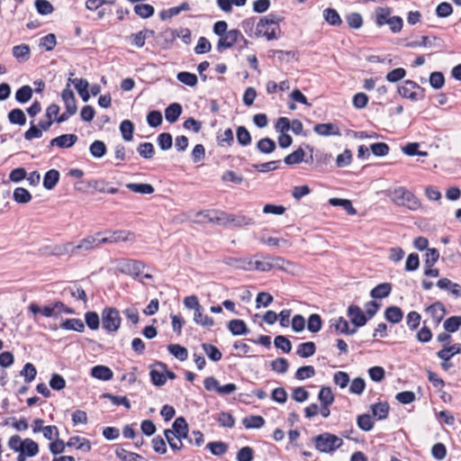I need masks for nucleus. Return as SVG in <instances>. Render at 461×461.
Listing matches in <instances>:
<instances>
[{
  "label": "nucleus",
  "mask_w": 461,
  "mask_h": 461,
  "mask_svg": "<svg viewBox=\"0 0 461 461\" xmlns=\"http://www.w3.org/2000/svg\"><path fill=\"white\" fill-rule=\"evenodd\" d=\"M284 17L276 14H269L262 17L257 23L254 37H266L267 41L276 40L278 35L276 32H280L279 23Z\"/></svg>",
  "instance_id": "1"
},
{
  "label": "nucleus",
  "mask_w": 461,
  "mask_h": 461,
  "mask_svg": "<svg viewBox=\"0 0 461 461\" xmlns=\"http://www.w3.org/2000/svg\"><path fill=\"white\" fill-rule=\"evenodd\" d=\"M101 232H97L93 236H87L80 240L79 244L74 245L72 242H68L62 246L55 248V253L58 255L67 254H79L81 251L87 252L91 251L101 245L100 236Z\"/></svg>",
  "instance_id": "2"
},
{
  "label": "nucleus",
  "mask_w": 461,
  "mask_h": 461,
  "mask_svg": "<svg viewBox=\"0 0 461 461\" xmlns=\"http://www.w3.org/2000/svg\"><path fill=\"white\" fill-rule=\"evenodd\" d=\"M315 448L321 453H333L343 445V439L339 437L324 432L312 438Z\"/></svg>",
  "instance_id": "3"
},
{
  "label": "nucleus",
  "mask_w": 461,
  "mask_h": 461,
  "mask_svg": "<svg viewBox=\"0 0 461 461\" xmlns=\"http://www.w3.org/2000/svg\"><path fill=\"white\" fill-rule=\"evenodd\" d=\"M259 258L257 260L251 259V270H258L260 272H267L272 269L285 270L286 265H290L288 261L281 257L273 256H256Z\"/></svg>",
  "instance_id": "4"
},
{
  "label": "nucleus",
  "mask_w": 461,
  "mask_h": 461,
  "mask_svg": "<svg viewBox=\"0 0 461 461\" xmlns=\"http://www.w3.org/2000/svg\"><path fill=\"white\" fill-rule=\"evenodd\" d=\"M390 197L395 204L405 206L412 211L417 210L420 206L419 199L404 187L395 188L391 192Z\"/></svg>",
  "instance_id": "5"
},
{
  "label": "nucleus",
  "mask_w": 461,
  "mask_h": 461,
  "mask_svg": "<svg viewBox=\"0 0 461 461\" xmlns=\"http://www.w3.org/2000/svg\"><path fill=\"white\" fill-rule=\"evenodd\" d=\"M121 316L117 309L109 307L102 312V325L107 332H116L121 326Z\"/></svg>",
  "instance_id": "6"
},
{
  "label": "nucleus",
  "mask_w": 461,
  "mask_h": 461,
  "mask_svg": "<svg viewBox=\"0 0 461 461\" xmlns=\"http://www.w3.org/2000/svg\"><path fill=\"white\" fill-rule=\"evenodd\" d=\"M145 268V264L142 261L135 259H124L119 265V271L124 275L132 276L137 279L142 270Z\"/></svg>",
  "instance_id": "7"
},
{
  "label": "nucleus",
  "mask_w": 461,
  "mask_h": 461,
  "mask_svg": "<svg viewBox=\"0 0 461 461\" xmlns=\"http://www.w3.org/2000/svg\"><path fill=\"white\" fill-rule=\"evenodd\" d=\"M8 446L15 452H19L18 461H26L27 456H29V438L22 440L20 436L14 435L10 438Z\"/></svg>",
  "instance_id": "8"
},
{
  "label": "nucleus",
  "mask_w": 461,
  "mask_h": 461,
  "mask_svg": "<svg viewBox=\"0 0 461 461\" xmlns=\"http://www.w3.org/2000/svg\"><path fill=\"white\" fill-rule=\"evenodd\" d=\"M105 237H100L101 245L105 243H117L120 241L135 240L134 233L130 230L107 231L105 232Z\"/></svg>",
  "instance_id": "9"
},
{
  "label": "nucleus",
  "mask_w": 461,
  "mask_h": 461,
  "mask_svg": "<svg viewBox=\"0 0 461 461\" xmlns=\"http://www.w3.org/2000/svg\"><path fill=\"white\" fill-rule=\"evenodd\" d=\"M242 38L241 32L237 29L230 30L221 35L217 43V50L222 52L224 50L231 48L236 42Z\"/></svg>",
  "instance_id": "10"
},
{
  "label": "nucleus",
  "mask_w": 461,
  "mask_h": 461,
  "mask_svg": "<svg viewBox=\"0 0 461 461\" xmlns=\"http://www.w3.org/2000/svg\"><path fill=\"white\" fill-rule=\"evenodd\" d=\"M415 89L420 90L423 92V89L415 82L411 80H406L402 86L398 87V93L404 98L411 99L412 101H417L418 99L422 98L424 95L420 96L415 91Z\"/></svg>",
  "instance_id": "11"
},
{
  "label": "nucleus",
  "mask_w": 461,
  "mask_h": 461,
  "mask_svg": "<svg viewBox=\"0 0 461 461\" xmlns=\"http://www.w3.org/2000/svg\"><path fill=\"white\" fill-rule=\"evenodd\" d=\"M348 316L355 328L363 327L368 321V318L361 308L357 305L351 304L348 308Z\"/></svg>",
  "instance_id": "12"
},
{
  "label": "nucleus",
  "mask_w": 461,
  "mask_h": 461,
  "mask_svg": "<svg viewBox=\"0 0 461 461\" xmlns=\"http://www.w3.org/2000/svg\"><path fill=\"white\" fill-rule=\"evenodd\" d=\"M167 371V365L162 362H156L154 367L150 370L149 375L151 382L154 385L162 386L167 382V376L165 375Z\"/></svg>",
  "instance_id": "13"
},
{
  "label": "nucleus",
  "mask_w": 461,
  "mask_h": 461,
  "mask_svg": "<svg viewBox=\"0 0 461 461\" xmlns=\"http://www.w3.org/2000/svg\"><path fill=\"white\" fill-rule=\"evenodd\" d=\"M426 313L430 316L431 322L435 326H438L446 315V309L443 303L436 302L426 308Z\"/></svg>",
  "instance_id": "14"
},
{
  "label": "nucleus",
  "mask_w": 461,
  "mask_h": 461,
  "mask_svg": "<svg viewBox=\"0 0 461 461\" xmlns=\"http://www.w3.org/2000/svg\"><path fill=\"white\" fill-rule=\"evenodd\" d=\"M222 261L226 266L235 269L251 271V258L228 257Z\"/></svg>",
  "instance_id": "15"
},
{
  "label": "nucleus",
  "mask_w": 461,
  "mask_h": 461,
  "mask_svg": "<svg viewBox=\"0 0 461 461\" xmlns=\"http://www.w3.org/2000/svg\"><path fill=\"white\" fill-rule=\"evenodd\" d=\"M77 139L76 134H62L52 139L50 142V147L57 146L60 149L70 148L77 141Z\"/></svg>",
  "instance_id": "16"
},
{
  "label": "nucleus",
  "mask_w": 461,
  "mask_h": 461,
  "mask_svg": "<svg viewBox=\"0 0 461 461\" xmlns=\"http://www.w3.org/2000/svg\"><path fill=\"white\" fill-rule=\"evenodd\" d=\"M171 430L175 432V437L181 441L183 438H188V424L183 417H178L175 420Z\"/></svg>",
  "instance_id": "17"
},
{
  "label": "nucleus",
  "mask_w": 461,
  "mask_h": 461,
  "mask_svg": "<svg viewBox=\"0 0 461 461\" xmlns=\"http://www.w3.org/2000/svg\"><path fill=\"white\" fill-rule=\"evenodd\" d=\"M62 100L65 104L66 110L70 113H76L77 110V101L73 91L70 89V85L68 83L67 87L62 91Z\"/></svg>",
  "instance_id": "18"
},
{
  "label": "nucleus",
  "mask_w": 461,
  "mask_h": 461,
  "mask_svg": "<svg viewBox=\"0 0 461 461\" xmlns=\"http://www.w3.org/2000/svg\"><path fill=\"white\" fill-rule=\"evenodd\" d=\"M313 131L315 133L321 136H339V128L331 122L329 123H318L314 126Z\"/></svg>",
  "instance_id": "19"
},
{
  "label": "nucleus",
  "mask_w": 461,
  "mask_h": 461,
  "mask_svg": "<svg viewBox=\"0 0 461 461\" xmlns=\"http://www.w3.org/2000/svg\"><path fill=\"white\" fill-rule=\"evenodd\" d=\"M228 330L234 336L247 335L249 330L246 322L240 319H234L228 322Z\"/></svg>",
  "instance_id": "20"
},
{
  "label": "nucleus",
  "mask_w": 461,
  "mask_h": 461,
  "mask_svg": "<svg viewBox=\"0 0 461 461\" xmlns=\"http://www.w3.org/2000/svg\"><path fill=\"white\" fill-rule=\"evenodd\" d=\"M253 218L242 214H230L228 213V226L231 225L236 228H241L254 224Z\"/></svg>",
  "instance_id": "21"
},
{
  "label": "nucleus",
  "mask_w": 461,
  "mask_h": 461,
  "mask_svg": "<svg viewBox=\"0 0 461 461\" xmlns=\"http://www.w3.org/2000/svg\"><path fill=\"white\" fill-rule=\"evenodd\" d=\"M461 353V344L456 343L451 346L444 345L443 348L437 352V357L441 360H450L456 354Z\"/></svg>",
  "instance_id": "22"
},
{
  "label": "nucleus",
  "mask_w": 461,
  "mask_h": 461,
  "mask_svg": "<svg viewBox=\"0 0 461 461\" xmlns=\"http://www.w3.org/2000/svg\"><path fill=\"white\" fill-rule=\"evenodd\" d=\"M330 321L331 327H334L337 332L347 335H353L357 332L356 328L349 329L348 322L343 317L332 319Z\"/></svg>",
  "instance_id": "23"
},
{
  "label": "nucleus",
  "mask_w": 461,
  "mask_h": 461,
  "mask_svg": "<svg viewBox=\"0 0 461 461\" xmlns=\"http://www.w3.org/2000/svg\"><path fill=\"white\" fill-rule=\"evenodd\" d=\"M67 447H75L77 449L87 453L91 450V442L85 438L78 436L71 437L67 442Z\"/></svg>",
  "instance_id": "24"
},
{
  "label": "nucleus",
  "mask_w": 461,
  "mask_h": 461,
  "mask_svg": "<svg viewBox=\"0 0 461 461\" xmlns=\"http://www.w3.org/2000/svg\"><path fill=\"white\" fill-rule=\"evenodd\" d=\"M182 106L178 103L169 104L165 110L166 120L170 122H176L182 113Z\"/></svg>",
  "instance_id": "25"
},
{
  "label": "nucleus",
  "mask_w": 461,
  "mask_h": 461,
  "mask_svg": "<svg viewBox=\"0 0 461 461\" xmlns=\"http://www.w3.org/2000/svg\"><path fill=\"white\" fill-rule=\"evenodd\" d=\"M115 455L121 461H145L142 456L128 451L121 447H116Z\"/></svg>",
  "instance_id": "26"
},
{
  "label": "nucleus",
  "mask_w": 461,
  "mask_h": 461,
  "mask_svg": "<svg viewBox=\"0 0 461 461\" xmlns=\"http://www.w3.org/2000/svg\"><path fill=\"white\" fill-rule=\"evenodd\" d=\"M91 375L99 380L109 381L113 378V373L109 367L100 365L91 369Z\"/></svg>",
  "instance_id": "27"
},
{
  "label": "nucleus",
  "mask_w": 461,
  "mask_h": 461,
  "mask_svg": "<svg viewBox=\"0 0 461 461\" xmlns=\"http://www.w3.org/2000/svg\"><path fill=\"white\" fill-rule=\"evenodd\" d=\"M392 291L390 283H382L372 289L370 295L375 299H383L387 297Z\"/></svg>",
  "instance_id": "28"
},
{
  "label": "nucleus",
  "mask_w": 461,
  "mask_h": 461,
  "mask_svg": "<svg viewBox=\"0 0 461 461\" xmlns=\"http://www.w3.org/2000/svg\"><path fill=\"white\" fill-rule=\"evenodd\" d=\"M153 33L154 32L151 30H142L137 33H132L130 37L131 44L141 48L144 46L146 39L152 36Z\"/></svg>",
  "instance_id": "29"
},
{
  "label": "nucleus",
  "mask_w": 461,
  "mask_h": 461,
  "mask_svg": "<svg viewBox=\"0 0 461 461\" xmlns=\"http://www.w3.org/2000/svg\"><path fill=\"white\" fill-rule=\"evenodd\" d=\"M403 317V312L397 306H390L385 310L384 318L392 323H399Z\"/></svg>",
  "instance_id": "30"
},
{
  "label": "nucleus",
  "mask_w": 461,
  "mask_h": 461,
  "mask_svg": "<svg viewBox=\"0 0 461 461\" xmlns=\"http://www.w3.org/2000/svg\"><path fill=\"white\" fill-rule=\"evenodd\" d=\"M389 404L386 402H378L371 406L372 414L378 420L386 419L389 413Z\"/></svg>",
  "instance_id": "31"
},
{
  "label": "nucleus",
  "mask_w": 461,
  "mask_h": 461,
  "mask_svg": "<svg viewBox=\"0 0 461 461\" xmlns=\"http://www.w3.org/2000/svg\"><path fill=\"white\" fill-rule=\"evenodd\" d=\"M60 328L67 330L83 332L85 330V323L79 319H67L60 324Z\"/></svg>",
  "instance_id": "32"
},
{
  "label": "nucleus",
  "mask_w": 461,
  "mask_h": 461,
  "mask_svg": "<svg viewBox=\"0 0 461 461\" xmlns=\"http://www.w3.org/2000/svg\"><path fill=\"white\" fill-rule=\"evenodd\" d=\"M126 187L131 192L142 194H151L154 193L155 189L150 184L141 183H129L126 184Z\"/></svg>",
  "instance_id": "33"
},
{
  "label": "nucleus",
  "mask_w": 461,
  "mask_h": 461,
  "mask_svg": "<svg viewBox=\"0 0 461 461\" xmlns=\"http://www.w3.org/2000/svg\"><path fill=\"white\" fill-rule=\"evenodd\" d=\"M242 424L246 429H259L264 426L265 420L259 415H250L242 420Z\"/></svg>",
  "instance_id": "34"
},
{
  "label": "nucleus",
  "mask_w": 461,
  "mask_h": 461,
  "mask_svg": "<svg viewBox=\"0 0 461 461\" xmlns=\"http://www.w3.org/2000/svg\"><path fill=\"white\" fill-rule=\"evenodd\" d=\"M194 321L196 324L202 325L203 327H212L214 325V321L212 317L208 315L203 314V307L196 309L194 313Z\"/></svg>",
  "instance_id": "35"
},
{
  "label": "nucleus",
  "mask_w": 461,
  "mask_h": 461,
  "mask_svg": "<svg viewBox=\"0 0 461 461\" xmlns=\"http://www.w3.org/2000/svg\"><path fill=\"white\" fill-rule=\"evenodd\" d=\"M190 10V5L187 2L182 3L178 6L171 7L166 11L160 13V17L162 20L169 19L173 16L179 14L182 11Z\"/></svg>",
  "instance_id": "36"
},
{
  "label": "nucleus",
  "mask_w": 461,
  "mask_h": 461,
  "mask_svg": "<svg viewBox=\"0 0 461 461\" xmlns=\"http://www.w3.org/2000/svg\"><path fill=\"white\" fill-rule=\"evenodd\" d=\"M276 148V142L267 137L259 140L257 143L258 150L264 154H270L274 152Z\"/></svg>",
  "instance_id": "37"
},
{
  "label": "nucleus",
  "mask_w": 461,
  "mask_h": 461,
  "mask_svg": "<svg viewBox=\"0 0 461 461\" xmlns=\"http://www.w3.org/2000/svg\"><path fill=\"white\" fill-rule=\"evenodd\" d=\"M59 171L56 169H50L44 176L43 186L48 190H51L57 185V183L59 182Z\"/></svg>",
  "instance_id": "38"
},
{
  "label": "nucleus",
  "mask_w": 461,
  "mask_h": 461,
  "mask_svg": "<svg viewBox=\"0 0 461 461\" xmlns=\"http://www.w3.org/2000/svg\"><path fill=\"white\" fill-rule=\"evenodd\" d=\"M56 44V35L54 33H49L40 39L38 46L41 50L51 51L55 48Z\"/></svg>",
  "instance_id": "39"
},
{
  "label": "nucleus",
  "mask_w": 461,
  "mask_h": 461,
  "mask_svg": "<svg viewBox=\"0 0 461 461\" xmlns=\"http://www.w3.org/2000/svg\"><path fill=\"white\" fill-rule=\"evenodd\" d=\"M316 351V346L313 342H304L298 346L296 354L301 357H310L314 355Z\"/></svg>",
  "instance_id": "40"
},
{
  "label": "nucleus",
  "mask_w": 461,
  "mask_h": 461,
  "mask_svg": "<svg viewBox=\"0 0 461 461\" xmlns=\"http://www.w3.org/2000/svg\"><path fill=\"white\" fill-rule=\"evenodd\" d=\"M305 152L302 148H298L296 150L287 155L284 158V162L288 166L299 164L303 161Z\"/></svg>",
  "instance_id": "41"
},
{
  "label": "nucleus",
  "mask_w": 461,
  "mask_h": 461,
  "mask_svg": "<svg viewBox=\"0 0 461 461\" xmlns=\"http://www.w3.org/2000/svg\"><path fill=\"white\" fill-rule=\"evenodd\" d=\"M167 349L171 355L180 361H185L188 357L187 349L179 344H170L168 345Z\"/></svg>",
  "instance_id": "42"
},
{
  "label": "nucleus",
  "mask_w": 461,
  "mask_h": 461,
  "mask_svg": "<svg viewBox=\"0 0 461 461\" xmlns=\"http://www.w3.org/2000/svg\"><path fill=\"white\" fill-rule=\"evenodd\" d=\"M27 177V171L24 167H17L11 171L9 178L3 180V185H8L10 182L19 183Z\"/></svg>",
  "instance_id": "43"
},
{
  "label": "nucleus",
  "mask_w": 461,
  "mask_h": 461,
  "mask_svg": "<svg viewBox=\"0 0 461 461\" xmlns=\"http://www.w3.org/2000/svg\"><path fill=\"white\" fill-rule=\"evenodd\" d=\"M391 9L388 7H378L375 11V23L381 27L388 23L391 18Z\"/></svg>",
  "instance_id": "44"
},
{
  "label": "nucleus",
  "mask_w": 461,
  "mask_h": 461,
  "mask_svg": "<svg viewBox=\"0 0 461 461\" xmlns=\"http://www.w3.org/2000/svg\"><path fill=\"white\" fill-rule=\"evenodd\" d=\"M206 448L214 456H221L228 450V445L222 441H212L206 445Z\"/></svg>",
  "instance_id": "45"
},
{
  "label": "nucleus",
  "mask_w": 461,
  "mask_h": 461,
  "mask_svg": "<svg viewBox=\"0 0 461 461\" xmlns=\"http://www.w3.org/2000/svg\"><path fill=\"white\" fill-rule=\"evenodd\" d=\"M323 17L328 23L333 26L340 25L342 23L339 13L332 8L324 9Z\"/></svg>",
  "instance_id": "46"
},
{
  "label": "nucleus",
  "mask_w": 461,
  "mask_h": 461,
  "mask_svg": "<svg viewBox=\"0 0 461 461\" xmlns=\"http://www.w3.org/2000/svg\"><path fill=\"white\" fill-rule=\"evenodd\" d=\"M89 151L94 158H101L106 153V145L102 140H95L90 145Z\"/></svg>",
  "instance_id": "47"
},
{
  "label": "nucleus",
  "mask_w": 461,
  "mask_h": 461,
  "mask_svg": "<svg viewBox=\"0 0 461 461\" xmlns=\"http://www.w3.org/2000/svg\"><path fill=\"white\" fill-rule=\"evenodd\" d=\"M438 40V39L435 36L432 38H429L428 36H422L420 41H413L407 42L405 44V46L408 48H419V47L431 48L434 46L433 41H436Z\"/></svg>",
  "instance_id": "48"
},
{
  "label": "nucleus",
  "mask_w": 461,
  "mask_h": 461,
  "mask_svg": "<svg viewBox=\"0 0 461 461\" xmlns=\"http://www.w3.org/2000/svg\"><path fill=\"white\" fill-rule=\"evenodd\" d=\"M134 12L143 19L151 17L154 14V7L149 4H139L134 6Z\"/></svg>",
  "instance_id": "49"
},
{
  "label": "nucleus",
  "mask_w": 461,
  "mask_h": 461,
  "mask_svg": "<svg viewBox=\"0 0 461 461\" xmlns=\"http://www.w3.org/2000/svg\"><path fill=\"white\" fill-rule=\"evenodd\" d=\"M120 131L124 140L130 141L132 140L134 125L130 120H124L121 122Z\"/></svg>",
  "instance_id": "50"
},
{
  "label": "nucleus",
  "mask_w": 461,
  "mask_h": 461,
  "mask_svg": "<svg viewBox=\"0 0 461 461\" xmlns=\"http://www.w3.org/2000/svg\"><path fill=\"white\" fill-rule=\"evenodd\" d=\"M31 312L34 314L41 313L45 317H51L53 315H57L55 312L54 303L46 305L42 308L35 303H31Z\"/></svg>",
  "instance_id": "51"
},
{
  "label": "nucleus",
  "mask_w": 461,
  "mask_h": 461,
  "mask_svg": "<svg viewBox=\"0 0 461 461\" xmlns=\"http://www.w3.org/2000/svg\"><path fill=\"white\" fill-rule=\"evenodd\" d=\"M202 348L211 360L217 362L221 359L222 354L215 346L203 343Z\"/></svg>",
  "instance_id": "52"
},
{
  "label": "nucleus",
  "mask_w": 461,
  "mask_h": 461,
  "mask_svg": "<svg viewBox=\"0 0 461 461\" xmlns=\"http://www.w3.org/2000/svg\"><path fill=\"white\" fill-rule=\"evenodd\" d=\"M9 122L13 124L24 125L26 123V116L21 109H14L8 113Z\"/></svg>",
  "instance_id": "53"
},
{
  "label": "nucleus",
  "mask_w": 461,
  "mask_h": 461,
  "mask_svg": "<svg viewBox=\"0 0 461 461\" xmlns=\"http://www.w3.org/2000/svg\"><path fill=\"white\" fill-rule=\"evenodd\" d=\"M176 78L178 81L188 86H195L198 82L196 75L185 71L179 72L176 75Z\"/></svg>",
  "instance_id": "54"
},
{
  "label": "nucleus",
  "mask_w": 461,
  "mask_h": 461,
  "mask_svg": "<svg viewBox=\"0 0 461 461\" xmlns=\"http://www.w3.org/2000/svg\"><path fill=\"white\" fill-rule=\"evenodd\" d=\"M167 441L169 447L174 450H180L183 448V442L175 437V432L171 429H165L164 431Z\"/></svg>",
  "instance_id": "55"
},
{
  "label": "nucleus",
  "mask_w": 461,
  "mask_h": 461,
  "mask_svg": "<svg viewBox=\"0 0 461 461\" xmlns=\"http://www.w3.org/2000/svg\"><path fill=\"white\" fill-rule=\"evenodd\" d=\"M318 398L321 404L330 405L334 402V395L330 387L323 386L320 390Z\"/></svg>",
  "instance_id": "56"
},
{
  "label": "nucleus",
  "mask_w": 461,
  "mask_h": 461,
  "mask_svg": "<svg viewBox=\"0 0 461 461\" xmlns=\"http://www.w3.org/2000/svg\"><path fill=\"white\" fill-rule=\"evenodd\" d=\"M444 329L446 331L456 332L461 326V316H452L444 321Z\"/></svg>",
  "instance_id": "57"
},
{
  "label": "nucleus",
  "mask_w": 461,
  "mask_h": 461,
  "mask_svg": "<svg viewBox=\"0 0 461 461\" xmlns=\"http://www.w3.org/2000/svg\"><path fill=\"white\" fill-rule=\"evenodd\" d=\"M357 424L364 431H369L374 427V422L369 414H361L357 416Z\"/></svg>",
  "instance_id": "58"
},
{
  "label": "nucleus",
  "mask_w": 461,
  "mask_h": 461,
  "mask_svg": "<svg viewBox=\"0 0 461 461\" xmlns=\"http://www.w3.org/2000/svg\"><path fill=\"white\" fill-rule=\"evenodd\" d=\"M137 151L144 158H151L155 154L153 144L150 142L140 143L137 147Z\"/></svg>",
  "instance_id": "59"
},
{
  "label": "nucleus",
  "mask_w": 461,
  "mask_h": 461,
  "mask_svg": "<svg viewBox=\"0 0 461 461\" xmlns=\"http://www.w3.org/2000/svg\"><path fill=\"white\" fill-rule=\"evenodd\" d=\"M322 321L319 314L312 313L310 315L307 322L308 330L312 332H318L321 329Z\"/></svg>",
  "instance_id": "60"
},
{
  "label": "nucleus",
  "mask_w": 461,
  "mask_h": 461,
  "mask_svg": "<svg viewBox=\"0 0 461 461\" xmlns=\"http://www.w3.org/2000/svg\"><path fill=\"white\" fill-rule=\"evenodd\" d=\"M237 140L241 146H248L251 143V135L244 126L238 127Z\"/></svg>",
  "instance_id": "61"
},
{
  "label": "nucleus",
  "mask_w": 461,
  "mask_h": 461,
  "mask_svg": "<svg viewBox=\"0 0 461 461\" xmlns=\"http://www.w3.org/2000/svg\"><path fill=\"white\" fill-rule=\"evenodd\" d=\"M274 344L276 348H280L285 353H289L292 350L291 341L283 335H278L274 339Z\"/></svg>",
  "instance_id": "62"
},
{
  "label": "nucleus",
  "mask_w": 461,
  "mask_h": 461,
  "mask_svg": "<svg viewBox=\"0 0 461 461\" xmlns=\"http://www.w3.org/2000/svg\"><path fill=\"white\" fill-rule=\"evenodd\" d=\"M85 321L90 330H95L100 326V318L95 312H86Z\"/></svg>",
  "instance_id": "63"
},
{
  "label": "nucleus",
  "mask_w": 461,
  "mask_h": 461,
  "mask_svg": "<svg viewBox=\"0 0 461 461\" xmlns=\"http://www.w3.org/2000/svg\"><path fill=\"white\" fill-rule=\"evenodd\" d=\"M35 7L37 12L42 15H48L53 13V5L48 0H36Z\"/></svg>",
  "instance_id": "64"
}]
</instances>
